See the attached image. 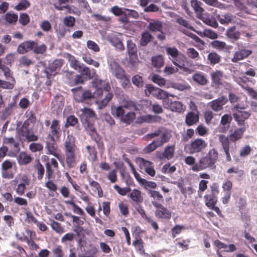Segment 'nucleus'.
Instances as JSON below:
<instances>
[{"label":"nucleus","mask_w":257,"mask_h":257,"mask_svg":"<svg viewBox=\"0 0 257 257\" xmlns=\"http://www.w3.org/2000/svg\"><path fill=\"white\" fill-rule=\"evenodd\" d=\"M112 94L110 93L107 92L105 97L100 102L97 101L98 106L99 108L101 109L105 107L109 101L112 99Z\"/></svg>","instance_id":"09e8293b"},{"label":"nucleus","mask_w":257,"mask_h":257,"mask_svg":"<svg viewBox=\"0 0 257 257\" xmlns=\"http://www.w3.org/2000/svg\"><path fill=\"white\" fill-rule=\"evenodd\" d=\"M50 179L45 183V187H47L51 192H55L57 190L58 187L57 185Z\"/></svg>","instance_id":"0e129e2a"},{"label":"nucleus","mask_w":257,"mask_h":257,"mask_svg":"<svg viewBox=\"0 0 257 257\" xmlns=\"http://www.w3.org/2000/svg\"><path fill=\"white\" fill-rule=\"evenodd\" d=\"M55 257H63L64 253L61 245H57L52 249Z\"/></svg>","instance_id":"774afa93"},{"label":"nucleus","mask_w":257,"mask_h":257,"mask_svg":"<svg viewBox=\"0 0 257 257\" xmlns=\"http://www.w3.org/2000/svg\"><path fill=\"white\" fill-rule=\"evenodd\" d=\"M201 3L197 0H192L191 1V6L193 9L196 14V16L200 18L203 15L204 10L201 7Z\"/></svg>","instance_id":"393cba45"},{"label":"nucleus","mask_w":257,"mask_h":257,"mask_svg":"<svg viewBox=\"0 0 257 257\" xmlns=\"http://www.w3.org/2000/svg\"><path fill=\"white\" fill-rule=\"evenodd\" d=\"M29 149L33 153L40 152L43 150V146L40 143H32L29 145Z\"/></svg>","instance_id":"680f3d73"},{"label":"nucleus","mask_w":257,"mask_h":257,"mask_svg":"<svg viewBox=\"0 0 257 257\" xmlns=\"http://www.w3.org/2000/svg\"><path fill=\"white\" fill-rule=\"evenodd\" d=\"M170 109L172 111L181 112L184 110L183 105L178 101L172 102L170 105Z\"/></svg>","instance_id":"79ce46f5"},{"label":"nucleus","mask_w":257,"mask_h":257,"mask_svg":"<svg viewBox=\"0 0 257 257\" xmlns=\"http://www.w3.org/2000/svg\"><path fill=\"white\" fill-rule=\"evenodd\" d=\"M237 207L240 214H242V211H244L247 205V202L245 197H240L238 201Z\"/></svg>","instance_id":"bf43d9fd"},{"label":"nucleus","mask_w":257,"mask_h":257,"mask_svg":"<svg viewBox=\"0 0 257 257\" xmlns=\"http://www.w3.org/2000/svg\"><path fill=\"white\" fill-rule=\"evenodd\" d=\"M36 43L34 41H26L20 44L18 48L17 52L20 54H25L29 50H33Z\"/></svg>","instance_id":"aec40b11"},{"label":"nucleus","mask_w":257,"mask_h":257,"mask_svg":"<svg viewBox=\"0 0 257 257\" xmlns=\"http://www.w3.org/2000/svg\"><path fill=\"white\" fill-rule=\"evenodd\" d=\"M202 36L211 39H215L218 38V34L210 29H205L202 33Z\"/></svg>","instance_id":"5fc2aeb1"},{"label":"nucleus","mask_w":257,"mask_h":257,"mask_svg":"<svg viewBox=\"0 0 257 257\" xmlns=\"http://www.w3.org/2000/svg\"><path fill=\"white\" fill-rule=\"evenodd\" d=\"M109 41L112 44L113 46L117 49L122 50L124 47L121 41L115 36H112L108 38Z\"/></svg>","instance_id":"e433bc0d"},{"label":"nucleus","mask_w":257,"mask_h":257,"mask_svg":"<svg viewBox=\"0 0 257 257\" xmlns=\"http://www.w3.org/2000/svg\"><path fill=\"white\" fill-rule=\"evenodd\" d=\"M87 180L90 186L97 191L98 196L102 197L103 196V190L99 183L97 181L93 180L90 177L88 178Z\"/></svg>","instance_id":"473e14b6"},{"label":"nucleus","mask_w":257,"mask_h":257,"mask_svg":"<svg viewBox=\"0 0 257 257\" xmlns=\"http://www.w3.org/2000/svg\"><path fill=\"white\" fill-rule=\"evenodd\" d=\"M166 52L168 55H170L174 58L172 60V62L175 65L179 68H182L183 67V65L180 62H177V60L176 58L178 57V58L181 60H184L186 59V57L183 54L179 52L176 48L167 47L166 48Z\"/></svg>","instance_id":"1a4fd4ad"},{"label":"nucleus","mask_w":257,"mask_h":257,"mask_svg":"<svg viewBox=\"0 0 257 257\" xmlns=\"http://www.w3.org/2000/svg\"><path fill=\"white\" fill-rule=\"evenodd\" d=\"M144 244V241L141 238L137 239L133 242V245L135 246L137 250L141 253H145Z\"/></svg>","instance_id":"a18cd8bd"},{"label":"nucleus","mask_w":257,"mask_h":257,"mask_svg":"<svg viewBox=\"0 0 257 257\" xmlns=\"http://www.w3.org/2000/svg\"><path fill=\"white\" fill-rule=\"evenodd\" d=\"M225 35L228 39L237 41L240 38V33L236 30L235 26H233L229 28L226 30Z\"/></svg>","instance_id":"b1692460"},{"label":"nucleus","mask_w":257,"mask_h":257,"mask_svg":"<svg viewBox=\"0 0 257 257\" xmlns=\"http://www.w3.org/2000/svg\"><path fill=\"white\" fill-rule=\"evenodd\" d=\"M23 183H21L17 185L15 190L16 193L20 196L24 194L26 189V186L29 185V181L27 178H23Z\"/></svg>","instance_id":"7c9ffc66"},{"label":"nucleus","mask_w":257,"mask_h":257,"mask_svg":"<svg viewBox=\"0 0 257 257\" xmlns=\"http://www.w3.org/2000/svg\"><path fill=\"white\" fill-rule=\"evenodd\" d=\"M232 186V182L229 180H227L222 184V188L225 192L231 193Z\"/></svg>","instance_id":"69168bd1"},{"label":"nucleus","mask_w":257,"mask_h":257,"mask_svg":"<svg viewBox=\"0 0 257 257\" xmlns=\"http://www.w3.org/2000/svg\"><path fill=\"white\" fill-rule=\"evenodd\" d=\"M227 99L222 96L217 100L213 101L210 105L214 111H219L222 109V106L225 104Z\"/></svg>","instance_id":"a878e982"},{"label":"nucleus","mask_w":257,"mask_h":257,"mask_svg":"<svg viewBox=\"0 0 257 257\" xmlns=\"http://www.w3.org/2000/svg\"><path fill=\"white\" fill-rule=\"evenodd\" d=\"M244 131V128H239L235 129L233 133L229 135L228 137L223 135H219V141L221 144L227 161L230 162L231 161V155L235 154L236 149V145H231L230 141L235 143L241 139Z\"/></svg>","instance_id":"f257e3e1"},{"label":"nucleus","mask_w":257,"mask_h":257,"mask_svg":"<svg viewBox=\"0 0 257 257\" xmlns=\"http://www.w3.org/2000/svg\"><path fill=\"white\" fill-rule=\"evenodd\" d=\"M117 172L116 169H113L107 173L106 177L111 183H114L117 181Z\"/></svg>","instance_id":"8fccbe9b"},{"label":"nucleus","mask_w":257,"mask_h":257,"mask_svg":"<svg viewBox=\"0 0 257 257\" xmlns=\"http://www.w3.org/2000/svg\"><path fill=\"white\" fill-rule=\"evenodd\" d=\"M219 154L215 148L210 149L205 156L201 157L194 166L192 167L194 172H199L206 169L215 168Z\"/></svg>","instance_id":"7ed1b4c3"},{"label":"nucleus","mask_w":257,"mask_h":257,"mask_svg":"<svg viewBox=\"0 0 257 257\" xmlns=\"http://www.w3.org/2000/svg\"><path fill=\"white\" fill-rule=\"evenodd\" d=\"M80 118L92 139L98 144L100 139L97 133L96 130L93 126V122L96 118V113H81Z\"/></svg>","instance_id":"20e7f679"},{"label":"nucleus","mask_w":257,"mask_h":257,"mask_svg":"<svg viewBox=\"0 0 257 257\" xmlns=\"http://www.w3.org/2000/svg\"><path fill=\"white\" fill-rule=\"evenodd\" d=\"M152 63L154 67L160 68L164 65V59L161 55L154 56L152 58Z\"/></svg>","instance_id":"a19ab883"},{"label":"nucleus","mask_w":257,"mask_h":257,"mask_svg":"<svg viewBox=\"0 0 257 257\" xmlns=\"http://www.w3.org/2000/svg\"><path fill=\"white\" fill-rule=\"evenodd\" d=\"M64 99L61 95H57L52 103L53 111L57 112L62 111L64 106Z\"/></svg>","instance_id":"a211bd4d"},{"label":"nucleus","mask_w":257,"mask_h":257,"mask_svg":"<svg viewBox=\"0 0 257 257\" xmlns=\"http://www.w3.org/2000/svg\"><path fill=\"white\" fill-rule=\"evenodd\" d=\"M162 23L158 20H150L149 21L148 28L152 32H161Z\"/></svg>","instance_id":"bb28decb"},{"label":"nucleus","mask_w":257,"mask_h":257,"mask_svg":"<svg viewBox=\"0 0 257 257\" xmlns=\"http://www.w3.org/2000/svg\"><path fill=\"white\" fill-rule=\"evenodd\" d=\"M141 106L133 101H127L123 102L120 105L116 107V112H134L140 110Z\"/></svg>","instance_id":"6e6552de"},{"label":"nucleus","mask_w":257,"mask_h":257,"mask_svg":"<svg viewBox=\"0 0 257 257\" xmlns=\"http://www.w3.org/2000/svg\"><path fill=\"white\" fill-rule=\"evenodd\" d=\"M62 64V61L60 60H56L51 63L49 68L46 69L44 71L47 77L50 78L51 76L54 75L55 74V71L61 66Z\"/></svg>","instance_id":"6ab92c4d"},{"label":"nucleus","mask_w":257,"mask_h":257,"mask_svg":"<svg viewBox=\"0 0 257 257\" xmlns=\"http://www.w3.org/2000/svg\"><path fill=\"white\" fill-rule=\"evenodd\" d=\"M250 113H233L234 117L238 124H242L245 119L249 116Z\"/></svg>","instance_id":"de8ad7c7"},{"label":"nucleus","mask_w":257,"mask_h":257,"mask_svg":"<svg viewBox=\"0 0 257 257\" xmlns=\"http://www.w3.org/2000/svg\"><path fill=\"white\" fill-rule=\"evenodd\" d=\"M63 145L67 167L69 169L73 168L77 163L78 149L75 144V138L72 135H68Z\"/></svg>","instance_id":"f03ea898"},{"label":"nucleus","mask_w":257,"mask_h":257,"mask_svg":"<svg viewBox=\"0 0 257 257\" xmlns=\"http://www.w3.org/2000/svg\"><path fill=\"white\" fill-rule=\"evenodd\" d=\"M155 215L156 217L160 219H169L171 218L172 213L167 208L163 205L156 208Z\"/></svg>","instance_id":"dca6fc26"},{"label":"nucleus","mask_w":257,"mask_h":257,"mask_svg":"<svg viewBox=\"0 0 257 257\" xmlns=\"http://www.w3.org/2000/svg\"><path fill=\"white\" fill-rule=\"evenodd\" d=\"M45 167L46 169V177L48 179H50L53 177L54 170H58L59 164L55 158H52L50 162H48L45 164Z\"/></svg>","instance_id":"f8f14e48"},{"label":"nucleus","mask_w":257,"mask_h":257,"mask_svg":"<svg viewBox=\"0 0 257 257\" xmlns=\"http://www.w3.org/2000/svg\"><path fill=\"white\" fill-rule=\"evenodd\" d=\"M45 148L47 150V154L52 155L59 159L60 154L58 152V147L56 142V139L47 141Z\"/></svg>","instance_id":"ddd939ff"},{"label":"nucleus","mask_w":257,"mask_h":257,"mask_svg":"<svg viewBox=\"0 0 257 257\" xmlns=\"http://www.w3.org/2000/svg\"><path fill=\"white\" fill-rule=\"evenodd\" d=\"M149 194L153 198L152 204L155 208L162 205V204L164 202V197L159 191L150 190L149 191Z\"/></svg>","instance_id":"2eb2a0df"},{"label":"nucleus","mask_w":257,"mask_h":257,"mask_svg":"<svg viewBox=\"0 0 257 257\" xmlns=\"http://www.w3.org/2000/svg\"><path fill=\"white\" fill-rule=\"evenodd\" d=\"M128 197L130 198V202L132 206L135 204H142L144 200L142 192L137 189L131 191L128 194Z\"/></svg>","instance_id":"9b49d317"},{"label":"nucleus","mask_w":257,"mask_h":257,"mask_svg":"<svg viewBox=\"0 0 257 257\" xmlns=\"http://www.w3.org/2000/svg\"><path fill=\"white\" fill-rule=\"evenodd\" d=\"M127 52L129 55H133L137 52L136 45L132 41H128L127 42Z\"/></svg>","instance_id":"052dcab7"},{"label":"nucleus","mask_w":257,"mask_h":257,"mask_svg":"<svg viewBox=\"0 0 257 257\" xmlns=\"http://www.w3.org/2000/svg\"><path fill=\"white\" fill-rule=\"evenodd\" d=\"M204 199L205 201V205L209 208L215 205L217 202L216 196L214 195H205L204 196Z\"/></svg>","instance_id":"f704fd0d"},{"label":"nucleus","mask_w":257,"mask_h":257,"mask_svg":"<svg viewBox=\"0 0 257 257\" xmlns=\"http://www.w3.org/2000/svg\"><path fill=\"white\" fill-rule=\"evenodd\" d=\"M102 208L103 213L106 217H108L110 213V203L108 201L102 202Z\"/></svg>","instance_id":"e2e57ef3"},{"label":"nucleus","mask_w":257,"mask_h":257,"mask_svg":"<svg viewBox=\"0 0 257 257\" xmlns=\"http://www.w3.org/2000/svg\"><path fill=\"white\" fill-rule=\"evenodd\" d=\"M152 39V35L148 32H144L142 34V38L140 41V44L142 46H145L151 41Z\"/></svg>","instance_id":"49530a36"},{"label":"nucleus","mask_w":257,"mask_h":257,"mask_svg":"<svg viewBox=\"0 0 257 257\" xmlns=\"http://www.w3.org/2000/svg\"><path fill=\"white\" fill-rule=\"evenodd\" d=\"M141 120L139 121L141 122H154L160 120L161 117L156 115H152L150 114L141 117Z\"/></svg>","instance_id":"c03bdc74"},{"label":"nucleus","mask_w":257,"mask_h":257,"mask_svg":"<svg viewBox=\"0 0 257 257\" xmlns=\"http://www.w3.org/2000/svg\"><path fill=\"white\" fill-rule=\"evenodd\" d=\"M157 92L155 97L159 99H163L168 98L169 96L174 97V95L167 93L166 91L158 88L157 90Z\"/></svg>","instance_id":"4d7b16f0"},{"label":"nucleus","mask_w":257,"mask_h":257,"mask_svg":"<svg viewBox=\"0 0 257 257\" xmlns=\"http://www.w3.org/2000/svg\"><path fill=\"white\" fill-rule=\"evenodd\" d=\"M137 163L138 164L139 168L144 170L147 174L151 177L155 176L156 171L153 162L146 160L143 158H138L137 159Z\"/></svg>","instance_id":"0eeeda50"},{"label":"nucleus","mask_w":257,"mask_h":257,"mask_svg":"<svg viewBox=\"0 0 257 257\" xmlns=\"http://www.w3.org/2000/svg\"><path fill=\"white\" fill-rule=\"evenodd\" d=\"M199 120L198 113H187L186 116L185 122L188 126H191Z\"/></svg>","instance_id":"72a5a7b5"},{"label":"nucleus","mask_w":257,"mask_h":257,"mask_svg":"<svg viewBox=\"0 0 257 257\" xmlns=\"http://www.w3.org/2000/svg\"><path fill=\"white\" fill-rule=\"evenodd\" d=\"M86 149L89 153V159L93 162L97 160V151L94 146H87Z\"/></svg>","instance_id":"58836bf2"},{"label":"nucleus","mask_w":257,"mask_h":257,"mask_svg":"<svg viewBox=\"0 0 257 257\" xmlns=\"http://www.w3.org/2000/svg\"><path fill=\"white\" fill-rule=\"evenodd\" d=\"M50 225L52 229L57 233L59 234H62L64 232V228L58 222L51 220Z\"/></svg>","instance_id":"ea45409f"},{"label":"nucleus","mask_w":257,"mask_h":257,"mask_svg":"<svg viewBox=\"0 0 257 257\" xmlns=\"http://www.w3.org/2000/svg\"><path fill=\"white\" fill-rule=\"evenodd\" d=\"M51 133L47 137L48 140H54V139L58 140L60 137L61 131L59 125V121L54 119L52 121L50 126Z\"/></svg>","instance_id":"9d476101"},{"label":"nucleus","mask_w":257,"mask_h":257,"mask_svg":"<svg viewBox=\"0 0 257 257\" xmlns=\"http://www.w3.org/2000/svg\"><path fill=\"white\" fill-rule=\"evenodd\" d=\"M211 78L213 82L217 84H221V79L223 77V73L219 70H216L211 73Z\"/></svg>","instance_id":"c9c22d12"},{"label":"nucleus","mask_w":257,"mask_h":257,"mask_svg":"<svg viewBox=\"0 0 257 257\" xmlns=\"http://www.w3.org/2000/svg\"><path fill=\"white\" fill-rule=\"evenodd\" d=\"M109 66L112 73L118 79H122L124 77V71L114 61L109 62Z\"/></svg>","instance_id":"f3484780"},{"label":"nucleus","mask_w":257,"mask_h":257,"mask_svg":"<svg viewBox=\"0 0 257 257\" xmlns=\"http://www.w3.org/2000/svg\"><path fill=\"white\" fill-rule=\"evenodd\" d=\"M207 146V143L202 139L197 138L186 145L184 150L190 154L198 153L204 150Z\"/></svg>","instance_id":"423d86ee"},{"label":"nucleus","mask_w":257,"mask_h":257,"mask_svg":"<svg viewBox=\"0 0 257 257\" xmlns=\"http://www.w3.org/2000/svg\"><path fill=\"white\" fill-rule=\"evenodd\" d=\"M113 188L117 191V192L121 196H125L131 191V189L127 187L121 188L118 185H115Z\"/></svg>","instance_id":"603ef678"},{"label":"nucleus","mask_w":257,"mask_h":257,"mask_svg":"<svg viewBox=\"0 0 257 257\" xmlns=\"http://www.w3.org/2000/svg\"><path fill=\"white\" fill-rule=\"evenodd\" d=\"M159 88L153 86L152 85H147L146 88L145 90V92L147 96L152 95L154 96H156L157 90Z\"/></svg>","instance_id":"6e6d98bb"},{"label":"nucleus","mask_w":257,"mask_h":257,"mask_svg":"<svg viewBox=\"0 0 257 257\" xmlns=\"http://www.w3.org/2000/svg\"><path fill=\"white\" fill-rule=\"evenodd\" d=\"M66 57L68 59L70 63V65L75 70L79 69L80 65L79 64L78 61L75 59V58L69 54L66 55Z\"/></svg>","instance_id":"3c124183"},{"label":"nucleus","mask_w":257,"mask_h":257,"mask_svg":"<svg viewBox=\"0 0 257 257\" xmlns=\"http://www.w3.org/2000/svg\"><path fill=\"white\" fill-rule=\"evenodd\" d=\"M3 144L10 146L12 149L15 150H19V143L13 137H4Z\"/></svg>","instance_id":"2f4dec72"},{"label":"nucleus","mask_w":257,"mask_h":257,"mask_svg":"<svg viewBox=\"0 0 257 257\" xmlns=\"http://www.w3.org/2000/svg\"><path fill=\"white\" fill-rule=\"evenodd\" d=\"M234 16L231 14L226 13L221 16H219L218 19L219 22L222 25H228L230 23H233Z\"/></svg>","instance_id":"c85d7f7f"},{"label":"nucleus","mask_w":257,"mask_h":257,"mask_svg":"<svg viewBox=\"0 0 257 257\" xmlns=\"http://www.w3.org/2000/svg\"><path fill=\"white\" fill-rule=\"evenodd\" d=\"M152 80L160 86H164L166 82L165 79L157 74L153 75Z\"/></svg>","instance_id":"864d4df0"},{"label":"nucleus","mask_w":257,"mask_h":257,"mask_svg":"<svg viewBox=\"0 0 257 257\" xmlns=\"http://www.w3.org/2000/svg\"><path fill=\"white\" fill-rule=\"evenodd\" d=\"M174 154V147L169 146L167 147L163 153V156L169 160L172 158Z\"/></svg>","instance_id":"13d9d810"},{"label":"nucleus","mask_w":257,"mask_h":257,"mask_svg":"<svg viewBox=\"0 0 257 257\" xmlns=\"http://www.w3.org/2000/svg\"><path fill=\"white\" fill-rule=\"evenodd\" d=\"M75 19L72 16L66 17L64 18L63 22L65 26L71 27L74 25Z\"/></svg>","instance_id":"338daca9"},{"label":"nucleus","mask_w":257,"mask_h":257,"mask_svg":"<svg viewBox=\"0 0 257 257\" xmlns=\"http://www.w3.org/2000/svg\"><path fill=\"white\" fill-rule=\"evenodd\" d=\"M192 79L200 85H205L208 83L206 77L201 73H197L193 75Z\"/></svg>","instance_id":"c756f323"},{"label":"nucleus","mask_w":257,"mask_h":257,"mask_svg":"<svg viewBox=\"0 0 257 257\" xmlns=\"http://www.w3.org/2000/svg\"><path fill=\"white\" fill-rule=\"evenodd\" d=\"M13 167V162L9 160H5L2 165V176L5 178L11 179L13 178L14 175L12 173H8L7 171L8 169Z\"/></svg>","instance_id":"4be33fe9"},{"label":"nucleus","mask_w":257,"mask_h":257,"mask_svg":"<svg viewBox=\"0 0 257 257\" xmlns=\"http://www.w3.org/2000/svg\"><path fill=\"white\" fill-rule=\"evenodd\" d=\"M72 90L75 91L74 97L78 101H83L94 97L93 94L90 91L88 90L82 91L80 87L77 89H73Z\"/></svg>","instance_id":"4468645a"},{"label":"nucleus","mask_w":257,"mask_h":257,"mask_svg":"<svg viewBox=\"0 0 257 257\" xmlns=\"http://www.w3.org/2000/svg\"><path fill=\"white\" fill-rule=\"evenodd\" d=\"M114 116L119 118L120 120L126 124L131 123L136 117V113H112Z\"/></svg>","instance_id":"5701e85b"},{"label":"nucleus","mask_w":257,"mask_h":257,"mask_svg":"<svg viewBox=\"0 0 257 257\" xmlns=\"http://www.w3.org/2000/svg\"><path fill=\"white\" fill-rule=\"evenodd\" d=\"M34 168L37 172L38 179L41 180L43 178V176L45 173L44 167L39 162H38L35 165Z\"/></svg>","instance_id":"37998d69"},{"label":"nucleus","mask_w":257,"mask_h":257,"mask_svg":"<svg viewBox=\"0 0 257 257\" xmlns=\"http://www.w3.org/2000/svg\"><path fill=\"white\" fill-rule=\"evenodd\" d=\"M18 135L20 141L28 142H35L38 140V136L35 135L31 128H29V123L24 122L22 126L18 131Z\"/></svg>","instance_id":"39448f33"},{"label":"nucleus","mask_w":257,"mask_h":257,"mask_svg":"<svg viewBox=\"0 0 257 257\" xmlns=\"http://www.w3.org/2000/svg\"><path fill=\"white\" fill-rule=\"evenodd\" d=\"M252 53V51L249 49H240L236 51L232 59L233 62H237L238 61L243 60L247 57Z\"/></svg>","instance_id":"412c9836"},{"label":"nucleus","mask_w":257,"mask_h":257,"mask_svg":"<svg viewBox=\"0 0 257 257\" xmlns=\"http://www.w3.org/2000/svg\"><path fill=\"white\" fill-rule=\"evenodd\" d=\"M210 45L213 48L218 49L219 50H223L224 49H228L229 47L226 43L222 41L215 40L210 43Z\"/></svg>","instance_id":"4c0bfd02"},{"label":"nucleus","mask_w":257,"mask_h":257,"mask_svg":"<svg viewBox=\"0 0 257 257\" xmlns=\"http://www.w3.org/2000/svg\"><path fill=\"white\" fill-rule=\"evenodd\" d=\"M33 160V158L25 152H21L18 157V161L20 165H27L30 163Z\"/></svg>","instance_id":"cd10ccee"}]
</instances>
